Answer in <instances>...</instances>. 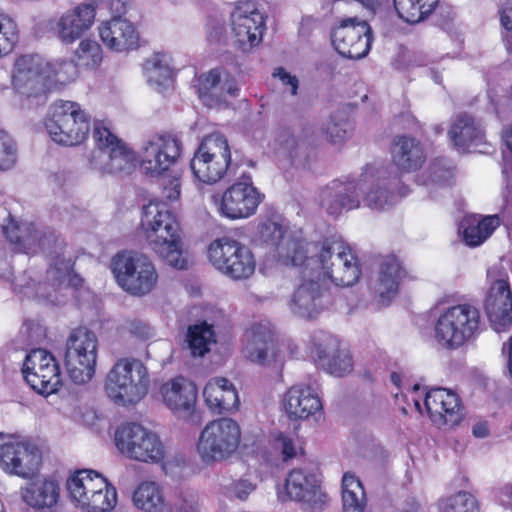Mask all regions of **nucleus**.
<instances>
[{"instance_id":"72a5a7b5","label":"nucleus","mask_w":512,"mask_h":512,"mask_svg":"<svg viewBox=\"0 0 512 512\" xmlns=\"http://www.w3.org/2000/svg\"><path fill=\"white\" fill-rule=\"evenodd\" d=\"M203 397L208 408L214 413L236 410L239 406L238 392L228 379L214 377L205 385Z\"/></svg>"},{"instance_id":"a18cd8bd","label":"nucleus","mask_w":512,"mask_h":512,"mask_svg":"<svg viewBox=\"0 0 512 512\" xmlns=\"http://www.w3.org/2000/svg\"><path fill=\"white\" fill-rule=\"evenodd\" d=\"M352 131L353 124L349 120L347 113L343 110H337L332 113L322 127L323 135L333 144L343 143L351 136Z\"/></svg>"},{"instance_id":"5fc2aeb1","label":"nucleus","mask_w":512,"mask_h":512,"mask_svg":"<svg viewBox=\"0 0 512 512\" xmlns=\"http://www.w3.org/2000/svg\"><path fill=\"white\" fill-rule=\"evenodd\" d=\"M18 148L14 139L0 129V171L11 169L17 162Z\"/></svg>"},{"instance_id":"e2e57ef3","label":"nucleus","mask_w":512,"mask_h":512,"mask_svg":"<svg viewBox=\"0 0 512 512\" xmlns=\"http://www.w3.org/2000/svg\"><path fill=\"white\" fill-rule=\"evenodd\" d=\"M128 331L140 339H148L152 336L151 327L144 321L135 319L128 323Z\"/></svg>"},{"instance_id":"052dcab7","label":"nucleus","mask_w":512,"mask_h":512,"mask_svg":"<svg viewBox=\"0 0 512 512\" xmlns=\"http://www.w3.org/2000/svg\"><path fill=\"white\" fill-rule=\"evenodd\" d=\"M160 185L163 188L162 195L169 201L177 200L180 196V180L178 177H162Z\"/></svg>"},{"instance_id":"cd10ccee","label":"nucleus","mask_w":512,"mask_h":512,"mask_svg":"<svg viewBox=\"0 0 512 512\" xmlns=\"http://www.w3.org/2000/svg\"><path fill=\"white\" fill-rule=\"evenodd\" d=\"M194 88L201 102L208 107L219 104L226 94L235 97L238 93L235 80L222 67L213 68L197 76Z\"/></svg>"},{"instance_id":"aec40b11","label":"nucleus","mask_w":512,"mask_h":512,"mask_svg":"<svg viewBox=\"0 0 512 512\" xmlns=\"http://www.w3.org/2000/svg\"><path fill=\"white\" fill-rule=\"evenodd\" d=\"M332 43L343 57L361 59L371 48V27L367 21L357 17L343 19L332 32Z\"/></svg>"},{"instance_id":"6e6552de","label":"nucleus","mask_w":512,"mask_h":512,"mask_svg":"<svg viewBox=\"0 0 512 512\" xmlns=\"http://www.w3.org/2000/svg\"><path fill=\"white\" fill-rule=\"evenodd\" d=\"M45 127L55 143L76 146L88 137L91 117L77 102L58 100L49 109Z\"/></svg>"},{"instance_id":"f03ea898","label":"nucleus","mask_w":512,"mask_h":512,"mask_svg":"<svg viewBox=\"0 0 512 512\" xmlns=\"http://www.w3.org/2000/svg\"><path fill=\"white\" fill-rule=\"evenodd\" d=\"M141 226L148 244L169 266L184 270L187 259L183 255L180 225L163 202L150 201L143 207Z\"/></svg>"},{"instance_id":"412c9836","label":"nucleus","mask_w":512,"mask_h":512,"mask_svg":"<svg viewBox=\"0 0 512 512\" xmlns=\"http://www.w3.org/2000/svg\"><path fill=\"white\" fill-rule=\"evenodd\" d=\"M46 60L38 54H24L14 61L12 86L19 94L30 97H41L48 91L45 80Z\"/></svg>"},{"instance_id":"393cba45","label":"nucleus","mask_w":512,"mask_h":512,"mask_svg":"<svg viewBox=\"0 0 512 512\" xmlns=\"http://www.w3.org/2000/svg\"><path fill=\"white\" fill-rule=\"evenodd\" d=\"M495 274V269L487 272L492 283L485 300V311L493 328L500 332L512 323V292L507 275L495 279Z\"/></svg>"},{"instance_id":"20e7f679","label":"nucleus","mask_w":512,"mask_h":512,"mask_svg":"<svg viewBox=\"0 0 512 512\" xmlns=\"http://www.w3.org/2000/svg\"><path fill=\"white\" fill-rule=\"evenodd\" d=\"M149 374L139 359H118L105 380L107 396L117 405L129 406L140 402L148 392Z\"/></svg>"},{"instance_id":"39448f33","label":"nucleus","mask_w":512,"mask_h":512,"mask_svg":"<svg viewBox=\"0 0 512 512\" xmlns=\"http://www.w3.org/2000/svg\"><path fill=\"white\" fill-rule=\"evenodd\" d=\"M71 502L82 512H111L117 504L116 488L94 470H78L67 479Z\"/></svg>"},{"instance_id":"09e8293b","label":"nucleus","mask_w":512,"mask_h":512,"mask_svg":"<svg viewBox=\"0 0 512 512\" xmlns=\"http://www.w3.org/2000/svg\"><path fill=\"white\" fill-rule=\"evenodd\" d=\"M425 177V185L445 186L453 177V165L446 158H436L425 171Z\"/></svg>"},{"instance_id":"9d476101","label":"nucleus","mask_w":512,"mask_h":512,"mask_svg":"<svg viewBox=\"0 0 512 512\" xmlns=\"http://www.w3.org/2000/svg\"><path fill=\"white\" fill-rule=\"evenodd\" d=\"M208 258L216 270L232 280L248 279L255 272L256 261L250 248L228 236L210 243Z\"/></svg>"},{"instance_id":"49530a36","label":"nucleus","mask_w":512,"mask_h":512,"mask_svg":"<svg viewBox=\"0 0 512 512\" xmlns=\"http://www.w3.org/2000/svg\"><path fill=\"white\" fill-rule=\"evenodd\" d=\"M143 68L151 85L163 86L172 78V69L161 54H155L147 59Z\"/></svg>"},{"instance_id":"6e6d98bb","label":"nucleus","mask_w":512,"mask_h":512,"mask_svg":"<svg viewBox=\"0 0 512 512\" xmlns=\"http://www.w3.org/2000/svg\"><path fill=\"white\" fill-rule=\"evenodd\" d=\"M502 139L507 148V150L503 151L502 167V174L506 182L503 197L507 199L512 190V124L503 129Z\"/></svg>"},{"instance_id":"13d9d810","label":"nucleus","mask_w":512,"mask_h":512,"mask_svg":"<svg viewBox=\"0 0 512 512\" xmlns=\"http://www.w3.org/2000/svg\"><path fill=\"white\" fill-rule=\"evenodd\" d=\"M285 233L286 231L281 224L271 220L261 223L258 228L260 240L271 246H279Z\"/></svg>"},{"instance_id":"6ab92c4d","label":"nucleus","mask_w":512,"mask_h":512,"mask_svg":"<svg viewBox=\"0 0 512 512\" xmlns=\"http://www.w3.org/2000/svg\"><path fill=\"white\" fill-rule=\"evenodd\" d=\"M285 492L289 500L300 503L304 510L310 512L323 511L329 501L318 475L304 468L293 469L288 473Z\"/></svg>"},{"instance_id":"ea45409f","label":"nucleus","mask_w":512,"mask_h":512,"mask_svg":"<svg viewBox=\"0 0 512 512\" xmlns=\"http://www.w3.org/2000/svg\"><path fill=\"white\" fill-rule=\"evenodd\" d=\"M23 501L33 508L51 507L57 503L59 486L54 480L29 483L21 491Z\"/></svg>"},{"instance_id":"c85d7f7f","label":"nucleus","mask_w":512,"mask_h":512,"mask_svg":"<svg viewBox=\"0 0 512 512\" xmlns=\"http://www.w3.org/2000/svg\"><path fill=\"white\" fill-rule=\"evenodd\" d=\"M313 337L315 354L321 365L331 375L342 377L353 369V360L348 350L339 346V341L328 334Z\"/></svg>"},{"instance_id":"5701e85b","label":"nucleus","mask_w":512,"mask_h":512,"mask_svg":"<svg viewBox=\"0 0 512 512\" xmlns=\"http://www.w3.org/2000/svg\"><path fill=\"white\" fill-rule=\"evenodd\" d=\"M358 179H334L322 187L318 193V203L329 216L337 218L344 211L360 207Z\"/></svg>"},{"instance_id":"69168bd1","label":"nucleus","mask_w":512,"mask_h":512,"mask_svg":"<svg viewBox=\"0 0 512 512\" xmlns=\"http://www.w3.org/2000/svg\"><path fill=\"white\" fill-rule=\"evenodd\" d=\"M254 489L255 486L248 480H240L233 484L232 493L237 499L244 501Z\"/></svg>"},{"instance_id":"f704fd0d","label":"nucleus","mask_w":512,"mask_h":512,"mask_svg":"<svg viewBox=\"0 0 512 512\" xmlns=\"http://www.w3.org/2000/svg\"><path fill=\"white\" fill-rule=\"evenodd\" d=\"M283 405L290 419H307L322 409L318 395L303 385L292 386L285 394Z\"/></svg>"},{"instance_id":"4d7b16f0","label":"nucleus","mask_w":512,"mask_h":512,"mask_svg":"<svg viewBox=\"0 0 512 512\" xmlns=\"http://www.w3.org/2000/svg\"><path fill=\"white\" fill-rule=\"evenodd\" d=\"M171 512H200L199 496L195 491L183 490L177 493L170 504Z\"/></svg>"},{"instance_id":"2f4dec72","label":"nucleus","mask_w":512,"mask_h":512,"mask_svg":"<svg viewBox=\"0 0 512 512\" xmlns=\"http://www.w3.org/2000/svg\"><path fill=\"white\" fill-rule=\"evenodd\" d=\"M102 42L116 52L128 51L138 45L139 36L131 22L119 17L103 22L99 27Z\"/></svg>"},{"instance_id":"a19ab883","label":"nucleus","mask_w":512,"mask_h":512,"mask_svg":"<svg viewBox=\"0 0 512 512\" xmlns=\"http://www.w3.org/2000/svg\"><path fill=\"white\" fill-rule=\"evenodd\" d=\"M133 502L144 512H171L170 504L156 482L141 483L134 491Z\"/></svg>"},{"instance_id":"79ce46f5","label":"nucleus","mask_w":512,"mask_h":512,"mask_svg":"<svg viewBox=\"0 0 512 512\" xmlns=\"http://www.w3.org/2000/svg\"><path fill=\"white\" fill-rule=\"evenodd\" d=\"M438 3L439 0H393L399 18L410 24L425 20Z\"/></svg>"},{"instance_id":"1a4fd4ad","label":"nucleus","mask_w":512,"mask_h":512,"mask_svg":"<svg viewBox=\"0 0 512 512\" xmlns=\"http://www.w3.org/2000/svg\"><path fill=\"white\" fill-rule=\"evenodd\" d=\"M240 441V425L232 418L222 417L206 424L196 448L202 462L209 465L229 459Z\"/></svg>"},{"instance_id":"bf43d9fd","label":"nucleus","mask_w":512,"mask_h":512,"mask_svg":"<svg viewBox=\"0 0 512 512\" xmlns=\"http://www.w3.org/2000/svg\"><path fill=\"white\" fill-rule=\"evenodd\" d=\"M208 40L214 43H227L230 40L226 35V29L222 21L217 19L209 20Z\"/></svg>"},{"instance_id":"f3484780","label":"nucleus","mask_w":512,"mask_h":512,"mask_svg":"<svg viewBox=\"0 0 512 512\" xmlns=\"http://www.w3.org/2000/svg\"><path fill=\"white\" fill-rule=\"evenodd\" d=\"M306 265V260L298 265L302 268L303 281L292 295L290 308L294 314L311 319L331 305L333 298L327 280L321 278L320 272L306 269Z\"/></svg>"},{"instance_id":"774afa93","label":"nucleus","mask_w":512,"mask_h":512,"mask_svg":"<svg viewBox=\"0 0 512 512\" xmlns=\"http://www.w3.org/2000/svg\"><path fill=\"white\" fill-rule=\"evenodd\" d=\"M501 24L503 27L512 31V4H507L501 11Z\"/></svg>"},{"instance_id":"473e14b6","label":"nucleus","mask_w":512,"mask_h":512,"mask_svg":"<svg viewBox=\"0 0 512 512\" xmlns=\"http://www.w3.org/2000/svg\"><path fill=\"white\" fill-rule=\"evenodd\" d=\"M448 137L459 151H466L471 146L478 147L485 143V133L482 125L468 113L456 115L448 130Z\"/></svg>"},{"instance_id":"c756f323","label":"nucleus","mask_w":512,"mask_h":512,"mask_svg":"<svg viewBox=\"0 0 512 512\" xmlns=\"http://www.w3.org/2000/svg\"><path fill=\"white\" fill-rule=\"evenodd\" d=\"M424 405L437 424L456 425L462 418L460 399L453 391L432 388L425 394Z\"/></svg>"},{"instance_id":"e433bc0d","label":"nucleus","mask_w":512,"mask_h":512,"mask_svg":"<svg viewBox=\"0 0 512 512\" xmlns=\"http://www.w3.org/2000/svg\"><path fill=\"white\" fill-rule=\"evenodd\" d=\"M245 356L252 362L265 364L271 353L275 357L273 334L266 324H255L245 333Z\"/></svg>"},{"instance_id":"37998d69","label":"nucleus","mask_w":512,"mask_h":512,"mask_svg":"<svg viewBox=\"0 0 512 512\" xmlns=\"http://www.w3.org/2000/svg\"><path fill=\"white\" fill-rule=\"evenodd\" d=\"M343 512H364L366 496L361 481L350 473L342 478Z\"/></svg>"},{"instance_id":"b1692460","label":"nucleus","mask_w":512,"mask_h":512,"mask_svg":"<svg viewBox=\"0 0 512 512\" xmlns=\"http://www.w3.org/2000/svg\"><path fill=\"white\" fill-rule=\"evenodd\" d=\"M181 148V141L172 134L153 136L143 147L142 170L151 176L161 175L177 162Z\"/></svg>"},{"instance_id":"a878e982","label":"nucleus","mask_w":512,"mask_h":512,"mask_svg":"<svg viewBox=\"0 0 512 512\" xmlns=\"http://www.w3.org/2000/svg\"><path fill=\"white\" fill-rule=\"evenodd\" d=\"M160 393L164 404L177 417L198 423L194 419L198 390L193 382L178 376L164 383L160 388Z\"/></svg>"},{"instance_id":"864d4df0","label":"nucleus","mask_w":512,"mask_h":512,"mask_svg":"<svg viewBox=\"0 0 512 512\" xmlns=\"http://www.w3.org/2000/svg\"><path fill=\"white\" fill-rule=\"evenodd\" d=\"M19 40L16 22L9 16L0 15V57L10 53Z\"/></svg>"},{"instance_id":"2eb2a0df","label":"nucleus","mask_w":512,"mask_h":512,"mask_svg":"<svg viewBox=\"0 0 512 512\" xmlns=\"http://www.w3.org/2000/svg\"><path fill=\"white\" fill-rule=\"evenodd\" d=\"M230 162L228 140L220 133H213L202 140L190 162V167L199 181L212 184L225 176Z\"/></svg>"},{"instance_id":"4468645a","label":"nucleus","mask_w":512,"mask_h":512,"mask_svg":"<svg viewBox=\"0 0 512 512\" xmlns=\"http://www.w3.org/2000/svg\"><path fill=\"white\" fill-rule=\"evenodd\" d=\"M98 339L86 328L73 330L66 342L65 365L75 384L89 382L96 370Z\"/></svg>"},{"instance_id":"f8f14e48","label":"nucleus","mask_w":512,"mask_h":512,"mask_svg":"<svg viewBox=\"0 0 512 512\" xmlns=\"http://www.w3.org/2000/svg\"><path fill=\"white\" fill-rule=\"evenodd\" d=\"M360 201L372 210L392 207L401 197L408 194V188L397 176L390 177L384 168L366 165L359 177Z\"/></svg>"},{"instance_id":"3c124183","label":"nucleus","mask_w":512,"mask_h":512,"mask_svg":"<svg viewBox=\"0 0 512 512\" xmlns=\"http://www.w3.org/2000/svg\"><path fill=\"white\" fill-rule=\"evenodd\" d=\"M76 63L80 66L95 68L102 61V49L93 40H82L75 51Z\"/></svg>"},{"instance_id":"0e129e2a","label":"nucleus","mask_w":512,"mask_h":512,"mask_svg":"<svg viewBox=\"0 0 512 512\" xmlns=\"http://www.w3.org/2000/svg\"><path fill=\"white\" fill-rule=\"evenodd\" d=\"M273 76L278 77L281 80L283 85L289 86L290 93L292 95L297 94V90L299 87V81L296 76L291 75L282 67L275 69Z\"/></svg>"},{"instance_id":"4c0bfd02","label":"nucleus","mask_w":512,"mask_h":512,"mask_svg":"<svg viewBox=\"0 0 512 512\" xmlns=\"http://www.w3.org/2000/svg\"><path fill=\"white\" fill-rule=\"evenodd\" d=\"M404 276L405 271L395 256H387L382 260L378 277L373 284V289L382 302L390 301L396 296L400 280Z\"/></svg>"},{"instance_id":"c03bdc74","label":"nucleus","mask_w":512,"mask_h":512,"mask_svg":"<svg viewBox=\"0 0 512 512\" xmlns=\"http://www.w3.org/2000/svg\"><path fill=\"white\" fill-rule=\"evenodd\" d=\"M214 342L215 333L212 325L202 322L188 328L187 344L192 356H204Z\"/></svg>"},{"instance_id":"338daca9","label":"nucleus","mask_w":512,"mask_h":512,"mask_svg":"<svg viewBox=\"0 0 512 512\" xmlns=\"http://www.w3.org/2000/svg\"><path fill=\"white\" fill-rule=\"evenodd\" d=\"M434 11H436L437 16L441 18L438 24L442 27L447 26L454 19L455 16L453 9L445 5H440L438 7L436 6V9Z\"/></svg>"},{"instance_id":"f257e3e1","label":"nucleus","mask_w":512,"mask_h":512,"mask_svg":"<svg viewBox=\"0 0 512 512\" xmlns=\"http://www.w3.org/2000/svg\"><path fill=\"white\" fill-rule=\"evenodd\" d=\"M279 255L284 258L286 264L291 265H302L306 260V269L320 272L322 279L336 286H352L359 280L361 274L357 257L342 242L325 240L304 243L289 239L286 246L280 248Z\"/></svg>"},{"instance_id":"8fccbe9b","label":"nucleus","mask_w":512,"mask_h":512,"mask_svg":"<svg viewBox=\"0 0 512 512\" xmlns=\"http://www.w3.org/2000/svg\"><path fill=\"white\" fill-rule=\"evenodd\" d=\"M439 507L440 512H479L476 498L466 491H460L441 501Z\"/></svg>"},{"instance_id":"dca6fc26","label":"nucleus","mask_w":512,"mask_h":512,"mask_svg":"<svg viewBox=\"0 0 512 512\" xmlns=\"http://www.w3.org/2000/svg\"><path fill=\"white\" fill-rule=\"evenodd\" d=\"M210 198L221 216L236 220L254 215L264 195L253 185L251 176L243 174L223 193H214Z\"/></svg>"},{"instance_id":"a211bd4d","label":"nucleus","mask_w":512,"mask_h":512,"mask_svg":"<svg viewBox=\"0 0 512 512\" xmlns=\"http://www.w3.org/2000/svg\"><path fill=\"white\" fill-rule=\"evenodd\" d=\"M22 373L30 387L43 396L57 392L62 385L59 364L45 349H33L26 355Z\"/></svg>"},{"instance_id":"680f3d73","label":"nucleus","mask_w":512,"mask_h":512,"mask_svg":"<svg viewBox=\"0 0 512 512\" xmlns=\"http://www.w3.org/2000/svg\"><path fill=\"white\" fill-rule=\"evenodd\" d=\"M274 446L281 451L284 461L290 460L296 456L294 441L282 433L275 438Z\"/></svg>"},{"instance_id":"423d86ee","label":"nucleus","mask_w":512,"mask_h":512,"mask_svg":"<svg viewBox=\"0 0 512 512\" xmlns=\"http://www.w3.org/2000/svg\"><path fill=\"white\" fill-rule=\"evenodd\" d=\"M481 315L478 308L464 303L444 309L434 325V338L446 350H457L474 340L480 333Z\"/></svg>"},{"instance_id":"7c9ffc66","label":"nucleus","mask_w":512,"mask_h":512,"mask_svg":"<svg viewBox=\"0 0 512 512\" xmlns=\"http://www.w3.org/2000/svg\"><path fill=\"white\" fill-rule=\"evenodd\" d=\"M95 6L83 3L65 12L56 24L58 38L66 44H71L87 31L95 19Z\"/></svg>"},{"instance_id":"4be33fe9","label":"nucleus","mask_w":512,"mask_h":512,"mask_svg":"<svg viewBox=\"0 0 512 512\" xmlns=\"http://www.w3.org/2000/svg\"><path fill=\"white\" fill-rule=\"evenodd\" d=\"M40 463L41 452L30 441L14 440L0 445V467L10 475L30 478Z\"/></svg>"},{"instance_id":"58836bf2","label":"nucleus","mask_w":512,"mask_h":512,"mask_svg":"<svg viewBox=\"0 0 512 512\" xmlns=\"http://www.w3.org/2000/svg\"><path fill=\"white\" fill-rule=\"evenodd\" d=\"M499 226L498 216L466 217L461 223L463 240L469 247H477L484 243Z\"/></svg>"},{"instance_id":"603ef678","label":"nucleus","mask_w":512,"mask_h":512,"mask_svg":"<svg viewBox=\"0 0 512 512\" xmlns=\"http://www.w3.org/2000/svg\"><path fill=\"white\" fill-rule=\"evenodd\" d=\"M275 148L278 153L293 160L300 148V141L295 137L290 127H279L274 136Z\"/></svg>"},{"instance_id":"0eeeda50","label":"nucleus","mask_w":512,"mask_h":512,"mask_svg":"<svg viewBox=\"0 0 512 512\" xmlns=\"http://www.w3.org/2000/svg\"><path fill=\"white\" fill-rule=\"evenodd\" d=\"M3 233L7 240L14 245V249L19 252L28 253L36 244L53 261L48 273H57L55 276L62 280L71 270L70 260L63 257L65 243L63 239L55 233L50 232L42 236L39 235L32 223L18 224L11 220L3 226Z\"/></svg>"},{"instance_id":"9b49d317","label":"nucleus","mask_w":512,"mask_h":512,"mask_svg":"<svg viewBox=\"0 0 512 512\" xmlns=\"http://www.w3.org/2000/svg\"><path fill=\"white\" fill-rule=\"evenodd\" d=\"M112 271L119 286L135 296L148 294L158 281L154 264L142 254L117 253L112 259Z\"/></svg>"},{"instance_id":"bb28decb","label":"nucleus","mask_w":512,"mask_h":512,"mask_svg":"<svg viewBox=\"0 0 512 512\" xmlns=\"http://www.w3.org/2000/svg\"><path fill=\"white\" fill-rule=\"evenodd\" d=\"M231 43L243 51H248L257 46L263 37L265 19L258 10L246 13L241 8L231 12Z\"/></svg>"},{"instance_id":"de8ad7c7","label":"nucleus","mask_w":512,"mask_h":512,"mask_svg":"<svg viewBox=\"0 0 512 512\" xmlns=\"http://www.w3.org/2000/svg\"><path fill=\"white\" fill-rule=\"evenodd\" d=\"M78 64L73 60L57 59L47 61L45 66V80L59 83H66L74 80L77 76Z\"/></svg>"},{"instance_id":"ddd939ff","label":"nucleus","mask_w":512,"mask_h":512,"mask_svg":"<svg viewBox=\"0 0 512 512\" xmlns=\"http://www.w3.org/2000/svg\"><path fill=\"white\" fill-rule=\"evenodd\" d=\"M115 445L124 456L139 462L159 463L165 457V448L157 433L135 422L117 428Z\"/></svg>"},{"instance_id":"7ed1b4c3","label":"nucleus","mask_w":512,"mask_h":512,"mask_svg":"<svg viewBox=\"0 0 512 512\" xmlns=\"http://www.w3.org/2000/svg\"><path fill=\"white\" fill-rule=\"evenodd\" d=\"M94 148L88 161L91 169L102 175H128L136 167V153L101 123H95Z\"/></svg>"},{"instance_id":"c9c22d12","label":"nucleus","mask_w":512,"mask_h":512,"mask_svg":"<svg viewBox=\"0 0 512 512\" xmlns=\"http://www.w3.org/2000/svg\"><path fill=\"white\" fill-rule=\"evenodd\" d=\"M391 156L395 166L404 172H411L421 168L426 159L421 142L414 137L406 135L394 138Z\"/></svg>"}]
</instances>
